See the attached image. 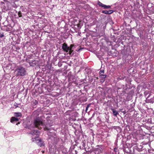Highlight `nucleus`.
I'll list each match as a JSON object with an SVG mask.
<instances>
[{
	"label": "nucleus",
	"instance_id": "nucleus-14",
	"mask_svg": "<svg viewBox=\"0 0 154 154\" xmlns=\"http://www.w3.org/2000/svg\"><path fill=\"white\" fill-rule=\"evenodd\" d=\"M91 105L90 104H88L87 106L86 107V110L85 111L86 112H87V110L88 109V108Z\"/></svg>",
	"mask_w": 154,
	"mask_h": 154
},
{
	"label": "nucleus",
	"instance_id": "nucleus-7",
	"mask_svg": "<svg viewBox=\"0 0 154 154\" xmlns=\"http://www.w3.org/2000/svg\"><path fill=\"white\" fill-rule=\"evenodd\" d=\"M37 63V61L35 60H32L31 61H30L29 62L30 65V66H33L35 65Z\"/></svg>",
	"mask_w": 154,
	"mask_h": 154
},
{
	"label": "nucleus",
	"instance_id": "nucleus-19",
	"mask_svg": "<svg viewBox=\"0 0 154 154\" xmlns=\"http://www.w3.org/2000/svg\"><path fill=\"white\" fill-rule=\"evenodd\" d=\"M46 128L47 130H49V129L48 128Z\"/></svg>",
	"mask_w": 154,
	"mask_h": 154
},
{
	"label": "nucleus",
	"instance_id": "nucleus-20",
	"mask_svg": "<svg viewBox=\"0 0 154 154\" xmlns=\"http://www.w3.org/2000/svg\"><path fill=\"white\" fill-rule=\"evenodd\" d=\"M35 102H36V103H37V102L36 100H35Z\"/></svg>",
	"mask_w": 154,
	"mask_h": 154
},
{
	"label": "nucleus",
	"instance_id": "nucleus-3",
	"mask_svg": "<svg viewBox=\"0 0 154 154\" xmlns=\"http://www.w3.org/2000/svg\"><path fill=\"white\" fill-rule=\"evenodd\" d=\"M42 122L39 119L37 118L34 121V125L35 127H38L39 128H42L40 126H42Z\"/></svg>",
	"mask_w": 154,
	"mask_h": 154
},
{
	"label": "nucleus",
	"instance_id": "nucleus-13",
	"mask_svg": "<svg viewBox=\"0 0 154 154\" xmlns=\"http://www.w3.org/2000/svg\"><path fill=\"white\" fill-rule=\"evenodd\" d=\"M69 54L70 55H71V54L72 55H73V54H72V52L73 51V50H72V49H70L69 51Z\"/></svg>",
	"mask_w": 154,
	"mask_h": 154
},
{
	"label": "nucleus",
	"instance_id": "nucleus-16",
	"mask_svg": "<svg viewBox=\"0 0 154 154\" xmlns=\"http://www.w3.org/2000/svg\"><path fill=\"white\" fill-rule=\"evenodd\" d=\"M74 46V45H70V47H69V49H72V47Z\"/></svg>",
	"mask_w": 154,
	"mask_h": 154
},
{
	"label": "nucleus",
	"instance_id": "nucleus-2",
	"mask_svg": "<svg viewBox=\"0 0 154 154\" xmlns=\"http://www.w3.org/2000/svg\"><path fill=\"white\" fill-rule=\"evenodd\" d=\"M38 136L35 138H32V141L33 142H35L38 145L40 146H44V142L42 141L41 139H37Z\"/></svg>",
	"mask_w": 154,
	"mask_h": 154
},
{
	"label": "nucleus",
	"instance_id": "nucleus-15",
	"mask_svg": "<svg viewBox=\"0 0 154 154\" xmlns=\"http://www.w3.org/2000/svg\"><path fill=\"white\" fill-rule=\"evenodd\" d=\"M18 15L19 17H22L21 13L20 11L18 13Z\"/></svg>",
	"mask_w": 154,
	"mask_h": 154
},
{
	"label": "nucleus",
	"instance_id": "nucleus-5",
	"mask_svg": "<svg viewBox=\"0 0 154 154\" xmlns=\"http://www.w3.org/2000/svg\"><path fill=\"white\" fill-rule=\"evenodd\" d=\"M62 48L64 51L66 52H68L70 50L69 47H68L67 45L65 43L63 45Z\"/></svg>",
	"mask_w": 154,
	"mask_h": 154
},
{
	"label": "nucleus",
	"instance_id": "nucleus-11",
	"mask_svg": "<svg viewBox=\"0 0 154 154\" xmlns=\"http://www.w3.org/2000/svg\"><path fill=\"white\" fill-rule=\"evenodd\" d=\"M14 116L17 117H18L21 116V114L20 113H15Z\"/></svg>",
	"mask_w": 154,
	"mask_h": 154
},
{
	"label": "nucleus",
	"instance_id": "nucleus-17",
	"mask_svg": "<svg viewBox=\"0 0 154 154\" xmlns=\"http://www.w3.org/2000/svg\"><path fill=\"white\" fill-rule=\"evenodd\" d=\"M98 5L100 6H101L102 7H103V4H102V3H100V2H99V3H98Z\"/></svg>",
	"mask_w": 154,
	"mask_h": 154
},
{
	"label": "nucleus",
	"instance_id": "nucleus-1",
	"mask_svg": "<svg viewBox=\"0 0 154 154\" xmlns=\"http://www.w3.org/2000/svg\"><path fill=\"white\" fill-rule=\"evenodd\" d=\"M17 76H23L26 74V72L24 68L22 67L17 68L15 70Z\"/></svg>",
	"mask_w": 154,
	"mask_h": 154
},
{
	"label": "nucleus",
	"instance_id": "nucleus-18",
	"mask_svg": "<svg viewBox=\"0 0 154 154\" xmlns=\"http://www.w3.org/2000/svg\"><path fill=\"white\" fill-rule=\"evenodd\" d=\"M3 36V35H1L0 36V37H2Z\"/></svg>",
	"mask_w": 154,
	"mask_h": 154
},
{
	"label": "nucleus",
	"instance_id": "nucleus-21",
	"mask_svg": "<svg viewBox=\"0 0 154 154\" xmlns=\"http://www.w3.org/2000/svg\"><path fill=\"white\" fill-rule=\"evenodd\" d=\"M19 123H18V124H16V125H18V124H19Z\"/></svg>",
	"mask_w": 154,
	"mask_h": 154
},
{
	"label": "nucleus",
	"instance_id": "nucleus-6",
	"mask_svg": "<svg viewBox=\"0 0 154 154\" xmlns=\"http://www.w3.org/2000/svg\"><path fill=\"white\" fill-rule=\"evenodd\" d=\"M29 134H32V135H36V137H36L37 136H38L39 135V132H38V131L36 130H33L32 131H31V132L29 133Z\"/></svg>",
	"mask_w": 154,
	"mask_h": 154
},
{
	"label": "nucleus",
	"instance_id": "nucleus-9",
	"mask_svg": "<svg viewBox=\"0 0 154 154\" xmlns=\"http://www.w3.org/2000/svg\"><path fill=\"white\" fill-rule=\"evenodd\" d=\"M19 120L18 119L14 117H12L11 119V122L13 123L14 122H17Z\"/></svg>",
	"mask_w": 154,
	"mask_h": 154
},
{
	"label": "nucleus",
	"instance_id": "nucleus-10",
	"mask_svg": "<svg viewBox=\"0 0 154 154\" xmlns=\"http://www.w3.org/2000/svg\"><path fill=\"white\" fill-rule=\"evenodd\" d=\"M112 111L113 113V114L115 116H116L118 114V112L116 110H115L113 109H112Z\"/></svg>",
	"mask_w": 154,
	"mask_h": 154
},
{
	"label": "nucleus",
	"instance_id": "nucleus-8",
	"mask_svg": "<svg viewBox=\"0 0 154 154\" xmlns=\"http://www.w3.org/2000/svg\"><path fill=\"white\" fill-rule=\"evenodd\" d=\"M113 12V11L111 10L109 11L104 10L102 11V13L106 14H110Z\"/></svg>",
	"mask_w": 154,
	"mask_h": 154
},
{
	"label": "nucleus",
	"instance_id": "nucleus-12",
	"mask_svg": "<svg viewBox=\"0 0 154 154\" xmlns=\"http://www.w3.org/2000/svg\"><path fill=\"white\" fill-rule=\"evenodd\" d=\"M103 7L104 8H110V6H106L105 5H103V6L102 7Z\"/></svg>",
	"mask_w": 154,
	"mask_h": 154
},
{
	"label": "nucleus",
	"instance_id": "nucleus-4",
	"mask_svg": "<svg viewBox=\"0 0 154 154\" xmlns=\"http://www.w3.org/2000/svg\"><path fill=\"white\" fill-rule=\"evenodd\" d=\"M104 69L101 70L99 72V76L100 78L102 79H105L106 77V75H104L103 73H104Z\"/></svg>",
	"mask_w": 154,
	"mask_h": 154
}]
</instances>
